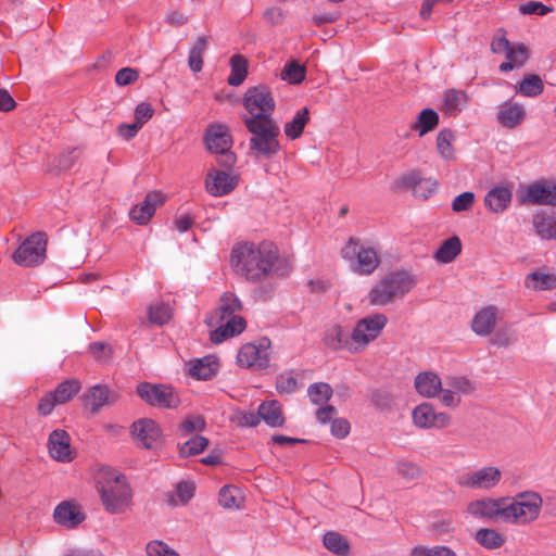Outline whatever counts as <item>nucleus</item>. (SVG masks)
<instances>
[{
	"label": "nucleus",
	"mask_w": 556,
	"mask_h": 556,
	"mask_svg": "<svg viewBox=\"0 0 556 556\" xmlns=\"http://www.w3.org/2000/svg\"><path fill=\"white\" fill-rule=\"evenodd\" d=\"M279 250L270 241H242L230 252V266L244 280L256 283L269 279L277 267Z\"/></svg>",
	"instance_id": "nucleus-1"
},
{
	"label": "nucleus",
	"mask_w": 556,
	"mask_h": 556,
	"mask_svg": "<svg viewBox=\"0 0 556 556\" xmlns=\"http://www.w3.org/2000/svg\"><path fill=\"white\" fill-rule=\"evenodd\" d=\"M242 308L243 305L235 293L225 292L220 296L217 308L206 319L210 327H216L210 334L213 343L219 344L244 331L247 321L239 315Z\"/></svg>",
	"instance_id": "nucleus-2"
},
{
	"label": "nucleus",
	"mask_w": 556,
	"mask_h": 556,
	"mask_svg": "<svg viewBox=\"0 0 556 556\" xmlns=\"http://www.w3.org/2000/svg\"><path fill=\"white\" fill-rule=\"evenodd\" d=\"M97 491L105 510L110 514H122L131 504V489L125 476L111 468H101L97 475Z\"/></svg>",
	"instance_id": "nucleus-3"
},
{
	"label": "nucleus",
	"mask_w": 556,
	"mask_h": 556,
	"mask_svg": "<svg viewBox=\"0 0 556 556\" xmlns=\"http://www.w3.org/2000/svg\"><path fill=\"white\" fill-rule=\"evenodd\" d=\"M416 283L414 275L407 270L390 271L372 286L367 294V301L371 306H387L409 293Z\"/></svg>",
	"instance_id": "nucleus-4"
},
{
	"label": "nucleus",
	"mask_w": 556,
	"mask_h": 556,
	"mask_svg": "<svg viewBox=\"0 0 556 556\" xmlns=\"http://www.w3.org/2000/svg\"><path fill=\"white\" fill-rule=\"evenodd\" d=\"M542 505L541 495L533 491L520 492L514 497H505L504 522L516 526L531 523L539 518Z\"/></svg>",
	"instance_id": "nucleus-5"
},
{
	"label": "nucleus",
	"mask_w": 556,
	"mask_h": 556,
	"mask_svg": "<svg viewBox=\"0 0 556 556\" xmlns=\"http://www.w3.org/2000/svg\"><path fill=\"white\" fill-rule=\"evenodd\" d=\"M243 125L251 134L249 149L254 155L270 159L279 153L281 150L278 140L280 128L275 119L249 122Z\"/></svg>",
	"instance_id": "nucleus-6"
},
{
	"label": "nucleus",
	"mask_w": 556,
	"mask_h": 556,
	"mask_svg": "<svg viewBox=\"0 0 556 556\" xmlns=\"http://www.w3.org/2000/svg\"><path fill=\"white\" fill-rule=\"evenodd\" d=\"M242 104L248 113L243 123L273 121L276 100L273 90L266 84L249 87L243 93Z\"/></svg>",
	"instance_id": "nucleus-7"
},
{
	"label": "nucleus",
	"mask_w": 556,
	"mask_h": 556,
	"mask_svg": "<svg viewBox=\"0 0 556 556\" xmlns=\"http://www.w3.org/2000/svg\"><path fill=\"white\" fill-rule=\"evenodd\" d=\"M341 256L351 263L353 271L359 275H371L380 265L378 252L371 247H365L359 239L350 238L341 249Z\"/></svg>",
	"instance_id": "nucleus-8"
},
{
	"label": "nucleus",
	"mask_w": 556,
	"mask_h": 556,
	"mask_svg": "<svg viewBox=\"0 0 556 556\" xmlns=\"http://www.w3.org/2000/svg\"><path fill=\"white\" fill-rule=\"evenodd\" d=\"M491 51L500 54L504 53L506 61L500 65V71L507 73L514 68L522 67L530 58V50L525 43L513 45L506 38V31L500 28L491 41Z\"/></svg>",
	"instance_id": "nucleus-9"
},
{
	"label": "nucleus",
	"mask_w": 556,
	"mask_h": 556,
	"mask_svg": "<svg viewBox=\"0 0 556 556\" xmlns=\"http://www.w3.org/2000/svg\"><path fill=\"white\" fill-rule=\"evenodd\" d=\"M387 325L388 317L383 313H374L358 319L352 330L356 354L364 352L371 342L376 341Z\"/></svg>",
	"instance_id": "nucleus-10"
},
{
	"label": "nucleus",
	"mask_w": 556,
	"mask_h": 556,
	"mask_svg": "<svg viewBox=\"0 0 556 556\" xmlns=\"http://www.w3.org/2000/svg\"><path fill=\"white\" fill-rule=\"evenodd\" d=\"M205 144L212 153L219 155L217 159L219 165L230 168L236 163V155L230 152L232 139L227 126L211 125L205 134Z\"/></svg>",
	"instance_id": "nucleus-11"
},
{
	"label": "nucleus",
	"mask_w": 556,
	"mask_h": 556,
	"mask_svg": "<svg viewBox=\"0 0 556 556\" xmlns=\"http://www.w3.org/2000/svg\"><path fill=\"white\" fill-rule=\"evenodd\" d=\"M47 236L45 232H36L26 238L15 250L12 258L15 264L24 267H33L41 264L46 258Z\"/></svg>",
	"instance_id": "nucleus-12"
},
{
	"label": "nucleus",
	"mask_w": 556,
	"mask_h": 556,
	"mask_svg": "<svg viewBox=\"0 0 556 556\" xmlns=\"http://www.w3.org/2000/svg\"><path fill=\"white\" fill-rule=\"evenodd\" d=\"M270 341L267 338L261 339L258 343L243 344L238 354L237 363L240 367L252 370H264L270 363Z\"/></svg>",
	"instance_id": "nucleus-13"
},
{
	"label": "nucleus",
	"mask_w": 556,
	"mask_h": 556,
	"mask_svg": "<svg viewBox=\"0 0 556 556\" xmlns=\"http://www.w3.org/2000/svg\"><path fill=\"white\" fill-rule=\"evenodd\" d=\"M81 390V382L78 379H66L56 388L46 393L37 405V410L42 416L50 415L56 405L70 402Z\"/></svg>",
	"instance_id": "nucleus-14"
},
{
	"label": "nucleus",
	"mask_w": 556,
	"mask_h": 556,
	"mask_svg": "<svg viewBox=\"0 0 556 556\" xmlns=\"http://www.w3.org/2000/svg\"><path fill=\"white\" fill-rule=\"evenodd\" d=\"M137 393L148 404L161 408H176L180 403L173 388L165 384L142 382L137 387Z\"/></svg>",
	"instance_id": "nucleus-15"
},
{
	"label": "nucleus",
	"mask_w": 556,
	"mask_h": 556,
	"mask_svg": "<svg viewBox=\"0 0 556 556\" xmlns=\"http://www.w3.org/2000/svg\"><path fill=\"white\" fill-rule=\"evenodd\" d=\"M522 203L556 206V181L541 179L528 185L520 195Z\"/></svg>",
	"instance_id": "nucleus-16"
},
{
	"label": "nucleus",
	"mask_w": 556,
	"mask_h": 556,
	"mask_svg": "<svg viewBox=\"0 0 556 556\" xmlns=\"http://www.w3.org/2000/svg\"><path fill=\"white\" fill-rule=\"evenodd\" d=\"M501 479L502 471L497 467L489 466L464 473L459 477L458 484L473 490H491Z\"/></svg>",
	"instance_id": "nucleus-17"
},
{
	"label": "nucleus",
	"mask_w": 556,
	"mask_h": 556,
	"mask_svg": "<svg viewBox=\"0 0 556 556\" xmlns=\"http://www.w3.org/2000/svg\"><path fill=\"white\" fill-rule=\"evenodd\" d=\"M505 497H483L468 503L467 513L475 518L504 522Z\"/></svg>",
	"instance_id": "nucleus-18"
},
{
	"label": "nucleus",
	"mask_w": 556,
	"mask_h": 556,
	"mask_svg": "<svg viewBox=\"0 0 556 556\" xmlns=\"http://www.w3.org/2000/svg\"><path fill=\"white\" fill-rule=\"evenodd\" d=\"M416 427L421 429H443L451 425V416L443 412H435L430 403H421L412 413Z\"/></svg>",
	"instance_id": "nucleus-19"
},
{
	"label": "nucleus",
	"mask_w": 556,
	"mask_h": 556,
	"mask_svg": "<svg viewBox=\"0 0 556 556\" xmlns=\"http://www.w3.org/2000/svg\"><path fill=\"white\" fill-rule=\"evenodd\" d=\"M131 433L137 444L148 450L155 447L162 437L159 425L149 418L135 421L131 426Z\"/></svg>",
	"instance_id": "nucleus-20"
},
{
	"label": "nucleus",
	"mask_w": 556,
	"mask_h": 556,
	"mask_svg": "<svg viewBox=\"0 0 556 556\" xmlns=\"http://www.w3.org/2000/svg\"><path fill=\"white\" fill-rule=\"evenodd\" d=\"M397 184L405 189H412L413 194L422 200L429 199L437 190L438 182L432 178H422L416 170L403 175Z\"/></svg>",
	"instance_id": "nucleus-21"
},
{
	"label": "nucleus",
	"mask_w": 556,
	"mask_h": 556,
	"mask_svg": "<svg viewBox=\"0 0 556 556\" xmlns=\"http://www.w3.org/2000/svg\"><path fill=\"white\" fill-rule=\"evenodd\" d=\"M238 176L225 170H214L205 178V189L213 197H224L238 186Z\"/></svg>",
	"instance_id": "nucleus-22"
},
{
	"label": "nucleus",
	"mask_w": 556,
	"mask_h": 556,
	"mask_svg": "<svg viewBox=\"0 0 556 556\" xmlns=\"http://www.w3.org/2000/svg\"><path fill=\"white\" fill-rule=\"evenodd\" d=\"M527 113L525 106L514 100H506L500 104L496 121L507 129L519 127L526 119Z\"/></svg>",
	"instance_id": "nucleus-23"
},
{
	"label": "nucleus",
	"mask_w": 556,
	"mask_h": 556,
	"mask_svg": "<svg viewBox=\"0 0 556 556\" xmlns=\"http://www.w3.org/2000/svg\"><path fill=\"white\" fill-rule=\"evenodd\" d=\"M53 519L66 529H74L86 519V515L77 503L63 501L54 508Z\"/></svg>",
	"instance_id": "nucleus-24"
},
{
	"label": "nucleus",
	"mask_w": 556,
	"mask_h": 556,
	"mask_svg": "<svg viewBox=\"0 0 556 556\" xmlns=\"http://www.w3.org/2000/svg\"><path fill=\"white\" fill-rule=\"evenodd\" d=\"M164 201L163 193L159 191L149 192L141 203L130 210V219L138 225H146L154 215L156 207L161 206Z\"/></svg>",
	"instance_id": "nucleus-25"
},
{
	"label": "nucleus",
	"mask_w": 556,
	"mask_h": 556,
	"mask_svg": "<svg viewBox=\"0 0 556 556\" xmlns=\"http://www.w3.org/2000/svg\"><path fill=\"white\" fill-rule=\"evenodd\" d=\"M48 448L51 457L58 462L68 463L74 458L71 438L65 430L56 429L50 433Z\"/></svg>",
	"instance_id": "nucleus-26"
},
{
	"label": "nucleus",
	"mask_w": 556,
	"mask_h": 556,
	"mask_svg": "<svg viewBox=\"0 0 556 556\" xmlns=\"http://www.w3.org/2000/svg\"><path fill=\"white\" fill-rule=\"evenodd\" d=\"M324 342L333 351L345 350L351 354H356L352 332H346L340 325H332L326 330Z\"/></svg>",
	"instance_id": "nucleus-27"
},
{
	"label": "nucleus",
	"mask_w": 556,
	"mask_h": 556,
	"mask_svg": "<svg viewBox=\"0 0 556 556\" xmlns=\"http://www.w3.org/2000/svg\"><path fill=\"white\" fill-rule=\"evenodd\" d=\"M498 308L496 306L489 305L481 308L471 320L472 331L480 337L490 336L496 326Z\"/></svg>",
	"instance_id": "nucleus-28"
},
{
	"label": "nucleus",
	"mask_w": 556,
	"mask_h": 556,
	"mask_svg": "<svg viewBox=\"0 0 556 556\" xmlns=\"http://www.w3.org/2000/svg\"><path fill=\"white\" fill-rule=\"evenodd\" d=\"M525 287L532 291H551L556 289V274L551 269H539L525 277Z\"/></svg>",
	"instance_id": "nucleus-29"
},
{
	"label": "nucleus",
	"mask_w": 556,
	"mask_h": 556,
	"mask_svg": "<svg viewBox=\"0 0 556 556\" xmlns=\"http://www.w3.org/2000/svg\"><path fill=\"white\" fill-rule=\"evenodd\" d=\"M441 378L433 371H422L415 378V389L424 397L432 399L440 394Z\"/></svg>",
	"instance_id": "nucleus-30"
},
{
	"label": "nucleus",
	"mask_w": 556,
	"mask_h": 556,
	"mask_svg": "<svg viewBox=\"0 0 556 556\" xmlns=\"http://www.w3.org/2000/svg\"><path fill=\"white\" fill-rule=\"evenodd\" d=\"M532 225L542 240H556V211L549 214L545 212L534 214Z\"/></svg>",
	"instance_id": "nucleus-31"
},
{
	"label": "nucleus",
	"mask_w": 556,
	"mask_h": 556,
	"mask_svg": "<svg viewBox=\"0 0 556 556\" xmlns=\"http://www.w3.org/2000/svg\"><path fill=\"white\" fill-rule=\"evenodd\" d=\"M468 100L465 91L448 89L444 93L441 110L445 115L455 117L467 105Z\"/></svg>",
	"instance_id": "nucleus-32"
},
{
	"label": "nucleus",
	"mask_w": 556,
	"mask_h": 556,
	"mask_svg": "<svg viewBox=\"0 0 556 556\" xmlns=\"http://www.w3.org/2000/svg\"><path fill=\"white\" fill-rule=\"evenodd\" d=\"M511 201V191L507 187H494L490 190L485 198L484 203L488 208L494 213L505 211Z\"/></svg>",
	"instance_id": "nucleus-33"
},
{
	"label": "nucleus",
	"mask_w": 556,
	"mask_h": 556,
	"mask_svg": "<svg viewBox=\"0 0 556 556\" xmlns=\"http://www.w3.org/2000/svg\"><path fill=\"white\" fill-rule=\"evenodd\" d=\"M218 363L213 356H205L190 363L189 375L199 380H208L216 375Z\"/></svg>",
	"instance_id": "nucleus-34"
},
{
	"label": "nucleus",
	"mask_w": 556,
	"mask_h": 556,
	"mask_svg": "<svg viewBox=\"0 0 556 556\" xmlns=\"http://www.w3.org/2000/svg\"><path fill=\"white\" fill-rule=\"evenodd\" d=\"M515 91L522 97L535 98L544 91V81L536 74H526L522 79L515 85Z\"/></svg>",
	"instance_id": "nucleus-35"
},
{
	"label": "nucleus",
	"mask_w": 556,
	"mask_h": 556,
	"mask_svg": "<svg viewBox=\"0 0 556 556\" xmlns=\"http://www.w3.org/2000/svg\"><path fill=\"white\" fill-rule=\"evenodd\" d=\"M475 540L486 549H498L506 543V538L493 528H481L476 531Z\"/></svg>",
	"instance_id": "nucleus-36"
},
{
	"label": "nucleus",
	"mask_w": 556,
	"mask_h": 556,
	"mask_svg": "<svg viewBox=\"0 0 556 556\" xmlns=\"http://www.w3.org/2000/svg\"><path fill=\"white\" fill-rule=\"evenodd\" d=\"M79 148H66L60 152L50 164V170L54 173H64L73 168L80 156Z\"/></svg>",
	"instance_id": "nucleus-37"
},
{
	"label": "nucleus",
	"mask_w": 556,
	"mask_h": 556,
	"mask_svg": "<svg viewBox=\"0 0 556 556\" xmlns=\"http://www.w3.org/2000/svg\"><path fill=\"white\" fill-rule=\"evenodd\" d=\"M309 122V111L307 108H303L299 110L293 116L292 121L285 124L283 131L285 135L291 139L295 140L300 138L303 134L305 126Z\"/></svg>",
	"instance_id": "nucleus-38"
},
{
	"label": "nucleus",
	"mask_w": 556,
	"mask_h": 556,
	"mask_svg": "<svg viewBox=\"0 0 556 556\" xmlns=\"http://www.w3.org/2000/svg\"><path fill=\"white\" fill-rule=\"evenodd\" d=\"M439 125V115L432 109H424L410 126V129L417 131L419 136H424L432 131Z\"/></svg>",
	"instance_id": "nucleus-39"
},
{
	"label": "nucleus",
	"mask_w": 556,
	"mask_h": 556,
	"mask_svg": "<svg viewBox=\"0 0 556 556\" xmlns=\"http://www.w3.org/2000/svg\"><path fill=\"white\" fill-rule=\"evenodd\" d=\"M258 415L270 427H281L285 421L280 404L277 401L262 403L258 407Z\"/></svg>",
	"instance_id": "nucleus-40"
},
{
	"label": "nucleus",
	"mask_w": 556,
	"mask_h": 556,
	"mask_svg": "<svg viewBox=\"0 0 556 556\" xmlns=\"http://www.w3.org/2000/svg\"><path fill=\"white\" fill-rule=\"evenodd\" d=\"M230 67L231 72L228 76L227 83L230 86L237 87L241 85L248 76V61L241 54H233L230 58Z\"/></svg>",
	"instance_id": "nucleus-41"
},
{
	"label": "nucleus",
	"mask_w": 556,
	"mask_h": 556,
	"mask_svg": "<svg viewBox=\"0 0 556 556\" xmlns=\"http://www.w3.org/2000/svg\"><path fill=\"white\" fill-rule=\"evenodd\" d=\"M462 252V243L458 237L445 240L434 253V258L440 263H450Z\"/></svg>",
	"instance_id": "nucleus-42"
},
{
	"label": "nucleus",
	"mask_w": 556,
	"mask_h": 556,
	"mask_svg": "<svg viewBox=\"0 0 556 556\" xmlns=\"http://www.w3.org/2000/svg\"><path fill=\"white\" fill-rule=\"evenodd\" d=\"M111 391L108 387L94 386L85 395L86 405L92 413H97L102 406L110 403Z\"/></svg>",
	"instance_id": "nucleus-43"
},
{
	"label": "nucleus",
	"mask_w": 556,
	"mask_h": 556,
	"mask_svg": "<svg viewBox=\"0 0 556 556\" xmlns=\"http://www.w3.org/2000/svg\"><path fill=\"white\" fill-rule=\"evenodd\" d=\"M454 140L455 136L451 129H442L437 136V150L446 161L455 160Z\"/></svg>",
	"instance_id": "nucleus-44"
},
{
	"label": "nucleus",
	"mask_w": 556,
	"mask_h": 556,
	"mask_svg": "<svg viewBox=\"0 0 556 556\" xmlns=\"http://www.w3.org/2000/svg\"><path fill=\"white\" fill-rule=\"evenodd\" d=\"M323 543L328 551L339 556H344L350 551L349 542L340 533L334 531L327 532L323 538Z\"/></svg>",
	"instance_id": "nucleus-45"
},
{
	"label": "nucleus",
	"mask_w": 556,
	"mask_h": 556,
	"mask_svg": "<svg viewBox=\"0 0 556 556\" xmlns=\"http://www.w3.org/2000/svg\"><path fill=\"white\" fill-rule=\"evenodd\" d=\"M208 445V440L202 435H194L179 446L181 457H190L202 453Z\"/></svg>",
	"instance_id": "nucleus-46"
},
{
	"label": "nucleus",
	"mask_w": 556,
	"mask_h": 556,
	"mask_svg": "<svg viewBox=\"0 0 556 556\" xmlns=\"http://www.w3.org/2000/svg\"><path fill=\"white\" fill-rule=\"evenodd\" d=\"M307 393L314 404L321 405L332 396V388L326 382H317L308 387Z\"/></svg>",
	"instance_id": "nucleus-47"
},
{
	"label": "nucleus",
	"mask_w": 556,
	"mask_h": 556,
	"mask_svg": "<svg viewBox=\"0 0 556 556\" xmlns=\"http://www.w3.org/2000/svg\"><path fill=\"white\" fill-rule=\"evenodd\" d=\"M149 320L156 325L167 324L172 318V309L165 303H155L149 307Z\"/></svg>",
	"instance_id": "nucleus-48"
},
{
	"label": "nucleus",
	"mask_w": 556,
	"mask_h": 556,
	"mask_svg": "<svg viewBox=\"0 0 556 556\" xmlns=\"http://www.w3.org/2000/svg\"><path fill=\"white\" fill-rule=\"evenodd\" d=\"M304 77V67L294 61L288 63L281 72V78L288 80L291 84H300Z\"/></svg>",
	"instance_id": "nucleus-49"
},
{
	"label": "nucleus",
	"mask_w": 556,
	"mask_h": 556,
	"mask_svg": "<svg viewBox=\"0 0 556 556\" xmlns=\"http://www.w3.org/2000/svg\"><path fill=\"white\" fill-rule=\"evenodd\" d=\"M239 490L235 486L225 485L218 494L219 504L225 508L239 507Z\"/></svg>",
	"instance_id": "nucleus-50"
},
{
	"label": "nucleus",
	"mask_w": 556,
	"mask_h": 556,
	"mask_svg": "<svg viewBox=\"0 0 556 556\" xmlns=\"http://www.w3.org/2000/svg\"><path fill=\"white\" fill-rule=\"evenodd\" d=\"M276 388L279 393H292L298 389V380L292 371L283 372L277 377Z\"/></svg>",
	"instance_id": "nucleus-51"
},
{
	"label": "nucleus",
	"mask_w": 556,
	"mask_h": 556,
	"mask_svg": "<svg viewBox=\"0 0 556 556\" xmlns=\"http://www.w3.org/2000/svg\"><path fill=\"white\" fill-rule=\"evenodd\" d=\"M206 424L202 416H188L184 419V421L180 424V430L185 434H190L195 431H202L204 430Z\"/></svg>",
	"instance_id": "nucleus-52"
},
{
	"label": "nucleus",
	"mask_w": 556,
	"mask_h": 556,
	"mask_svg": "<svg viewBox=\"0 0 556 556\" xmlns=\"http://www.w3.org/2000/svg\"><path fill=\"white\" fill-rule=\"evenodd\" d=\"M146 549L148 556H179L177 552L172 549L162 541H152L148 543Z\"/></svg>",
	"instance_id": "nucleus-53"
},
{
	"label": "nucleus",
	"mask_w": 556,
	"mask_h": 556,
	"mask_svg": "<svg viewBox=\"0 0 556 556\" xmlns=\"http://www.w3.org/2000/svg\"><path fill=\"white\" fill-rule=\"evenodd\" d=\"M89 352L97 362L106 363L112 355L111 348L103 342H93L89 345Z\"/></svg>",
	"instance_id": "nucleus-54"
},
{
	"label": "nucleus",
	"mask_w": 556,
	"mask_h": 556,
	"mask_svg": "<svg viewBox=\"0 0 556 556\" xmlns=\"http://www.w3.org/2000/svg\"><path fill=\"white\" fill-rule=\"evenodd\" d=\"M139 78V73L137 70L132 67H124L117 71L115 75V83L118 86H128L130 84H134Z\"/></svg>",
	"instance_id": "nucleus-55"
},
{
	"label": "nucleus",
	"mask_w": 556,
	"mask_h": 556,
	"mask_svg": "<svg viewBox=\"0 0 556 556\" xmlns=\"http://www.w3.org/2000/svg\"><path fill=\"white\" fill-rule=\"evenodd\" d=\"M475 195L472 192H463L459 195H457L453 203L452 208L454 212H463L468 211L473 205Z\"/></svg>",
	"instance_id": "nucleus-56"
},
{
	"label": "nucleus",
	"mask_w": 556,
	"mask_h": 556,
	"mask_svg": "<svg viewBox=\"0 0 556 556\" xmlns=\"http://www.w3.org/2000/svg\"><path fill=\"white\" fill-rule=\"evenodd\" d=\"M154 110L148 102H140L135 110V122L141 127L152 118Z\"/></svg>",
	"instance_id": "nucleus-57"
},
{
	"label": "nucleus",
	"mask_w": 556,
	"mask_h": 556,
	"mask_svg": "<svg viewBox=\"0 0 556 556\" xmlns=\"http://www.w3.org/2000/svg\"><path fill=\"white\" fill-rule=\"evenodd\" d=\"M519 11L523 15H530V14H538V15H545L552 10L539 1H529L522 5L519 7Z\"/></svg>",
	"instance_id": "nucleus-58"
},
{
	"label": "nucleus",
	"mask_w": 556,
	"mask_h": 556,
	"mask_svg": "<svg viewBox=\"0 0 556 556\" xmlns=\"http://www.w3.org/2000/svg\"><path fill=\"white\" fill-rule=\"evenodd\" d=\"M396 468L397 473L408 480L417 479L421 475L420 468L413 463H399Z\"/></svg>",
	"instance_id": "nucleus-59"
},
{
	"label": "nucleus",
	"mask_w": 556,
	"mask_h": 556,
	"mask_svg": "<svg viewBox=\"0 0 556 556\" xmlns=\"http://www.w3.org/2000/svg\"><path fill=\"white\" fill-rule=\"evenodd\" d=\"M447 383L464 394H469L475 390L472 382L466 377H452L447 380Z\"/></svg>",
	"instance_id": "nucleus-60"
},
{
	"label": "nucleus",
	"mask_w": 556,
	"mask_h": 556,
	"mask_svg": "<svg viewBox=\"0 0 556 556\" xmlns=\"http://www.w3.org/2000/svg\"><path fill=\"white\" fill-rule=\"evenodd\" d=\"M350 422L344 418H336L331 422V433L336 438H345L350 433Z\"/></svg>",
	"instance_id": "nucleus-61"
},
{
	"label": "nucleus",
	"mask_w": 556,
	"mask_h": 556,
	"mask_svg": "<svg viewBox=\"0 0 556 556\" xmlns=\"http://www.w3.org/2000/svg\"><path fill=\"white\" fill-rule=\"evenodd\" d=\"M176 490L177 495L182 503H187L194 495V485L191 482H179Z\"/></svg>",
	"instance_id": "nucleus-62"
},
{
	"label": "nucleus",
	"mask_w": 556,
	"mask_h": 556,
	"mask_svg": "<svg viewBox=\"0 0 556 556\" xmlns=\"http://www.w3.org/2000/svg\"><path fill=\"white\" fill-rule=\"evenodd\" d=\"M440 401L444 406L456 407L460 403V397L452 390L441 388Z\"/></svg>",
	"instance_id": "nucleus-63"
},
{
	"label": "nucleus",
	"mask_w": 556,
	"mask_h": 556,
	"mask_svg": "<svg viewBox=\"0 0 556 556\" xmlns=\"http://www.w3.org/2000/svg\"><path fill=\"white\" fill-rule=\"evenodd\" d=\"M264 18L271 25H279L285 20V13L280 8L273 7L264 12Z\"/></svg>",
	"instance_id": "nucleus-64"
}]
</instances>
